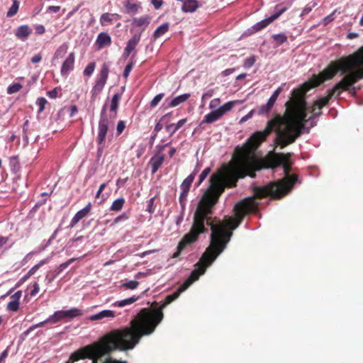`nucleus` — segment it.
Returning <instances> with one entry per match:
<instances>
[{
	"instance_id": "3",
	"label": "nucleus",
	"mask_w": 363,
	"mask_h": 363,
	"mask_svg": "<svg viewBox=\"0 0 363 363\" xmlns=\"http://www.w3.org/2000/svg\"><path fill=\"white\" fill-rule=\"evenodd\" d=\"M185 291L182 285L173 294L167 296L158 308H142L130 322V327L113 330L99 341L84 346L82 352L85 356L94 352L97 357H104L115 350L126 351L133 349L143 336L152 334L161 323L164 315L162 310L176 300Z\"/></svg>"
},
{
	"instance_id": "38",
	"label": "nucleus",
	"mask_w": 363,
	"mask_h": 363,
	"mask_svg": "<svg viewBox=\"0 0 363 363\" xmlns=\"http://www.w3.org/2000/svg\"><path fill=\"white\" fill-rule=\"evenodd\" d=\"M139 286V282L138 281L131 280L129 281H126L122 284L121 287L125 288V289H135Z\"/></svg>"
},
{
	"instance_id": "25",
	"label": "nucleus",
	"mask_w": 363,
	"mask_h": 363,
	"mask_svg": "<svg viewBox=\"0 0 363 363\" xmlns=\"http://www.w3.org/2000/svg\"><path fill=\"white\" fill-rule=\"evenodd\" d=\"M234 104V101H228L223 104V106H220L216 111L218 112L219 116L222 117L224 114H225L227 112L230 111L233 108Z\"/></svg>"
},
{
	"instance_id": "48",
	"label": "nucleus",
	"mask_w": 363,
	"mask_h": 363,
	"mask_svg": "<svg viewBox=\"0 0 363 363\" xmlns=\"http://www.w3.org/2000/svg\"><path fill=\"white\" fill-rule=\"evenodd\" d=\"M282 88L280 86L279 88H277L274 91V93L272 94V95L270 96V98L269 99V100H270L272 102H273L274 104H275L279 95L281 94V92L282 91Z\"/></svg>"
},
{
	"instance_id": "30",
	"label": "nucleus",
	"mask_w": 363,
	"mask_h": 363,
	"mask_svg": "<svg viewBox=\"0 0 363 363\" xmlns=\"http://www.w3.org/2000/svg\"><path fill=\"white\" fill-rule=\"evenodd\" d=\"M104 86L100 83L95 82L94 86H93L91 89V100L95 101L97 96L101 93V91L103 90Z\"/></svg>"
},
{
	"instance_id": "1",
	"label": "nucleus",
	"mask_w": 363,
	"mask_h": 363,
	"mask_svg": "<svg viewBox=\"0 0 363 363\" xmlns=\"http://www.w3.org/2000/svg\"><path fill=\"white\" fill-rule=\"evenodd\" d=\"M304 117L303 111H295L291 113L288 112L285 117L277 114L267 122L262 131L254 133L242 147L237 146L231 160L222 164L211 175L210 186L203 195V201L197 215L211 213L210 208L217 203L226 188L237 186L238 180L247 176L255 178L256 172L262 169H274L282 165L285 176L281 179L271 182L267 185L253 186L254 195L245 198L235 204L233 209L235 218L229 220V224L233 225V229L240 225L245 215L257 211V199L270 196L273 199H279L288 194L298 180L297 174H289L291 169L289 163L291 153L269 152L262 160L257 159L253 153L273 130H275L277 135L275 143L281 148L294 143L303 133Z\"/></svg>"
},
{
	"instance_id": "41",
	"label": "nucleus",
	"mask_w": 363,
	"mask_h": 363,
	"mask_svg": "<svg viewBox=\"0 0 363 363\" xmlns=\"http://www.w3.org/2000/svg\"><path fill=\"white\" fill-rule=\"evenodd\" d=\"M19 308V301L13 300L7 304V310L10 311H17Z\"/></svg>"
},
{
	"instance_id": "16",
	"label": "nucleus",
	"mask_w": 363,
	"mask_h": 363,
	"mask_svg": "<svg viewBox=\"0 0 363 363\" xmlns=\"http://www.w3.org/2000/svg\"><path fill=\"white\" fill-rule=\"evenodd\" d=\"M108 72L109 69L108 66L106 64H104L96 82L105 86L108 79Z\"/></svg>"
},
{
	"instance_id": "62",
	"label": "nucleus",
	"mask_w": 363,
	"mask_h": 363,
	"mask_svg": "<svg viewBox=\"0 0 363 363\" xmlns=\"http://www.w3.org/2000/svg\"><path fill=\"white\" fill-rule=\"evenodd\" d=\"M60 10V6H50L48 7V11L52 13H57Z\"/></svg>"
},
{
	"instance_id": "21",
	"label": "nucleus",
	"mask_w": 363,
	"mask_h": 363,
	"mask_svg": "<svg viewBox=\"0 0 363 363\" xmlns=\"http://www.w3.org/2000/svg\"><path fill=\"white\" fill-rule=\"evenodd\" d=\"M141 34H135L128 41L126 45L127 51H133L140 40Z\"/></svg>"
},
{
	"instance_id": "13",
	"label": "nucleus",
	"mask_w": 363,
	"mask_h": 363,
	"mask_svg": "<svg viewBox=\"0 0 363 363\" xmlns=\"http://www.w3.org/2000/svg\"><path fill=\"white\" fill-rule=\"evenodd\" d=\"M121 99V94H115L111 101L110 111L113 112V114L110 115V118L115 120L117 117V110L119 106V101Z\"/></svg>"
},
{
	"instance_id": "51",
	"label": "nucleus",
	"mask_w": 363,
	"mask_h": 363,
	"mask_svg": "<svg viewBox=\"0 0 363 363\" xmlns=\"http://www.w3.org/2000/svg\"><path fill=\"white\" fill-rule=\"evenodd\" d=\"M37 104L39 106V112H42L45 109V104H47V100L42 97L38 99Z\"/></svg>"
},
{
	"instance_id": "59",
	"label": "nucleus",
	"mask_w": 363,
	"mask_h": 363,
	"mask_svg": "<svg viewBox=\"0 0 363 363\" xmlns=\"http://www.w3.org/2000/svg\"><path fill=\"white\" fill-rule=\"evenodd\" d=\"M48 323H50L49 320H48V318L46 319L45 320L43 321V322H40V323H38V324L30 327L29 328V330H32L38 328H41V327L44 326Z\"/></svg>"
},
{
	"instance_id": "2",
	"label": "nucleus",
	"mask_w": 363,
	"mask_h": 363,
	"mask_svg": "<svg viewBox=\"0 0 363 363\" xmlns=\"http://www.w3.org/2000/svg\"><path fill=\"white\" fill-rule=\"evenodd\" d=\"M363 79V45L357 51L339 60L331 61L318 74L312 77L292 91L291 99L286 102L282 117L293 111H303L304 128L309 120L321 115V109L333 96H339Z\"/></svg>"
},
{
	"instance_id": "12",
	"label": "nucleus",
	"mask_w": 363,
	"mask_h": 363,
	"mask_svg": "<svg viewBox=\"0 0 363 363\" xmlns=\"http://www.w3.org/2000/svg\"><path fill=\"white\" fill-rule=\"evenodd\" d=\"M274 104L270 100H268L266 104L262 105L257 109H253L250 112V114L257 113L259 116H269V112L273 108Z\"/></svg>"
},
{
	"instance_id": "9",
	"label": "nucleus",
	"mask_w": 363,
	"mask_h": 363,
	"mask_svg": "<svg viewBox=\"0 0 363 363\" xmlns=\"http://www.w3.org/2000/svg\"><path fill=\"white\" fill-rule=\"evenodd\" d=\"M74 53H69L61 67L60 72L62 76H67L69 72L74 69Z\"/></svg>"
},
{
	"instance_id": "18",
	"label": "nucleus",
	"mask_w": 363,
	"mask_h": 363,
	"mask_svg": "<svg viewBox=\"0 0 363 363\" xmlns=\"http://www.w3.org/2000/svg\"><path fill=\"white\" fill-rule=\"evenodd\" d=\"M221 117L219 116L218 112L214 110L204 116V118L201 121L200 125L203 123H212L218 121Z\"/></svg>"
},
{
	"instance_id": "46",
	"label": "nucleus",
	"mask_w": 363,
	"mask_h": 363,
	"mask_svg": "<svg viewBox=\"0 0 363 363\" xmlns=\"http://www.w3.org/2000/svg\"><path fill=\"white\" fill-rule=\"evenodd\" d=\"M129 218V213H123L121 215H119L118 216H117L114 220H113V224H117L119 222L121 221H125L126 220H128Z\"/></svg>"
},
{
	"instance_id": "33",
	"label": "nucleus",
	"mask_w": 363,
	"mask_h": 363,
	"mask_svg": "<svg viewBox=\"0 0 363 363\" xmlns=\"http://www.w3.org/2000/svg\"><path fill=\"white\" fill-rule=\"evenodd\" d=\"M287 10V7L282 6L281 5H277L275 6V12L270 17L273 21L277 19L282 13Z\"/></svg>"
},
{
	"instance_id": "11",
	"label": "nucleus",
	"mask_w": 363,
	"mask_h": 363,
	"mask_svg": "<svg viewBox=\"0 0 363 363\" xmlns=\"http://www.w3.org/2000/svg\"><path fill=\"white\" fill-rule=\"evenodd\" d=\"M111 38L107 33H100L96 40L95 45L97 50H101L104 47H108L111 45Z\"/></svg>"
},
{
	"instance_id": "36",
	"label": "nucleus",
	"mask_w": 363,
	"mask_h": 363,
	"mask_svg": "<svg viewBox=\"0 0 363 363\" xmlns=\"http://www.w3.org/2000/svg\"><path fill=\"white\" fill-rule=\"evenodd\" d=\"M113 18L110 13H104L100 17V23L101 26H106L111 23Z\"/></svg>"
},
{
	"instance_id": "52",
	"label": "nucleus",
	"mask_w": 363,
	"mask_h": 363,
	"mask_svg": "<svg viewBox=\"0 0 363 363\" xmlns=\"http://www.w3.org/2000/svg\"><path fill=\"white\" fill-rule=\"evenodd\" d=\"M169 114H170V113H167L166 115H164V116L161 118V120H160L159 122H157V123H156V125H155V128H154V133H157H157H158V132H160V131L162 129V128H163V125H162V123H161V121H162V119H163L164 117H166V116H169Z\"/></svg>"
},
{
	"instance_id": "55",
	"label": "nucleus",
	"mask_w": 363,
	"mask_h": 363,
	"mask_svg": "<svg viewBox=\"0 0 363 363\" xmlns=\"http://www.w3.org/2000/svg\"><path fill=\"white\" fill-rule=\"evenodd\" d=\"M151 3L155 9H159L164 4V1L162 0H152Z\"/></svg>"
},
{
	"instance_id": "6",
	"label": "nucleus",
	"mask_w": 363,
	"mask_h": 363,
	"mask_svg": "<svg viewBox=\"0 0 363 363\" xmlns=\"http://www.w3.org/2000/svg\"><path fill=\"white\" fill-rule=\"evenodd\" d=\"M106 104H105L101 111L100 119L98 125V135L96 137V142L98 145H102L105 143L106 137L108 130L109 125L113 124V118H110L106 114Z\"/></svg>"
},
{
	"instance_id": "61",
	"label": "nucleus",
	"mask_w": 363,
	"mask_h": 363,
	"mask_svg": "<svg viewBox=\"0 0 363 363\" xmlns=\"http://www.w3.org/2000/svg\"><path fill=\"white\" fill-rule=\"evenodd\" d=\"M48 96L50 97V98H52V99H55L57 96V94H58V91L57 89L55 88L50 91L48 92Z\"/></svg>"
},
{
	"instance_id": "8",
	"label": "nucleus",
	"mask_w": 363,
	"mask_h": 363,
	"mask_svg": "<svg viewBox=\"0 0 363 363\" xmlns=\"http://www.w3.org/2000/svg\"><path fill=\"white\" fill-rule=\"evenodd\" d=\"M91 209V203H89L84 208L77 212V213L71 220L70 223L69 225V228H74L80 221V220L85 218L90 213Z\"/></svg>"
},
{
	"instance_id": "5",
	"label": "nucleus",
	"mask_w": 363,
	"mask_h": 363,
	"mask_svg": "<svg viewBox=\"0 0 363 363\" xmlns=\"http://www.w3.org/2000/svg\"><path fill=\"white\" fill-rule=\"evenodd\" d=\"M84 348V347H82L76 350L75 352H72L70 354L68 360L65 363H74L80 359H84L86 358L91 359V363H98L99 360L102 357H97L94 352H88L87 356L84 357L85 356L84 352H82V350ZM102 363H128V362L125 360H118L111 357H108L106 358Z\"/></svg>"
},
{
	"instance_id": "28",
	"label": "nucleus",
	"mask_w": 363,
	"mask_h": 363,
	"mask_svg": "<svg viewBox=\"0 0 363 363\" xmlns=\"http://www.w3.org/2000/svg\"><path fill=\"white\" fill-rule=\"evenodd\" d=\"M169 25L168 23H165L160 26L154 32L153 37L155 38H158L161 35H164L169 30Z\"/></svg>"
},
{
	"instance_id": "50",
	"label": "nucleus",
	"mask_w": 363,
	"mask_h": 363,
	"mask_svg": "<svg viewBox=\"0 0 363 363\" xmlns=\"http://www.w3.org/2000/svg\"><path fill=\"white\" fill-rule=\"evenodd\" d=\"M187 195L188 193L181 191L179 200L182 208H184L185 207Z\"/></svg>"
},
{
	"instance_id": "60",
	"label": "nucleus",
	"mask_w": 363,
	"mask_h": 363,
	"mask_svg": "<svg viewBox=\"0 0 363 363\" xmlns=\"http://www.w3.org/2000/svg\"><path fill=\"white\" fill-rule=\"evenodd\" d=\"M106 185H107L106 183H103L100 185V186L96 192V198H99L101 196V194L102 191H104V189L106 188Z\"/></svg>"
},
{
	"instance_id": "20",
	"label": "nucleus",
	"mask_w": 363,
	"mask_h": 363,
	"mask_svg": "<svg viewBox=\"0 0 363 363\" xmlns=\"http://www.w3.org/2000/svg\"><path fill=\"white\" fill-rule=\"evenodd\" d=\"M195 174H191L189 175L182 183L181 184V190L182 191L189 193L191 184L194 179Z\"/></svg>"
},
{
	"instance_id": "14",
	"label": "nucleus",
	"mask_w": 363,
	"mask_h": 363,
	"mask_svg": "<svg viewBox=\"0 0 363 363\" xmlns=\"http://www.w3.org/2000/svg\"><path fill=\"white\" fill-rule=\"evenodd\" d=\"M199 6L197 0H184L182 11L184 13L194 12Z\"/></svg>"
},
{
	"instance_id": "49",
	"label": "nucleus",
	"mask_w": 363,
	"mask_h": 363,
	"mask_svg": "<svg viewBox=\"0 0 363 363\" xmlns=\"http://www.w3.org/2000/svg\"><path fill=\"white\" fill-rule=\"evenodd\" d=\"M125 128V123L123 121H118L116 126V133L117 135H120L124 130Z\"/></svg>"
},
{
	"instance_id": "26",
	"label": "nucleus",
	"mask_w": 363,
	"mask_h": 363,
	"mask_svg": "<svg viewBox=\"0 0 363 363\" xmlns=\"http://www.w3.org/2000/svg\"><path fill=\"white\" fill-rule=\"evenodd\" d=\"M272 38L274 40L276 46H279L287 41V36L284 33L278 34H274L272 35Z\"/></svg>"
},
{
	"instance_id": "7",
	"label": "nucleus",
	"mask_w": 363,
	"mask_h": 363,
	"mask_svg": "<svg viewBox=\"0 0 363 363\" xmlns=\"http://www.w3.org/2000/svg\"><path fill=\"white\" fill-rule=\"evenodd\" d=\"M168 145L169 143L156 146V152L149 162V164L151 166V172L152 174L157 172L159 168L164 162L165 156L163 153V151L164 148Z\"/></svg>"
},
{
	"instance_id": "35",
	"label": "nucleus",
	"mask_w": 363,
	"mask_h": 363,
	"mask_svg": "<svg viewBox=\"0 0 363 363\" xmlns=\"http://www.w3.org/2000/svg\"><path fill=\"white\" fill-rule=\"evenodd\" d=\"M49 258L44 259L41 260L39 263L34 265L27 273L28 274V276H33L37 270H38L42 266L47 264L49 261Z\"/></svg>"
},
{
	"instance_id": "42",
	"label": "nucleus",
	"mask_w": 363,
	"mask_h": 363,
	"mask_svg": "<svg viewBox=\"0 0 363 363\" xmlns=\"http://www.w3.org/2000/svg\"><path fill=\"white\" fill-rule=\"evenodd\" d=\"M164 94L161 93L157 95H156L153 99L150 102V106L152 108H154L158 105V104L161 101V100L163 99Z\"/></svg>"
},
{
	"instance_id": "4",
	"label": "nucleus",
	"mask_w": 363,
	"mask_h": 363,
	"mask_svg": "<svg viewBox=\"0 0 363 363\" xmlns=\"http://www.w3.org/2000/svg\"><path fill=\"white\" fill-rule=\"evenodd\" d=\"M203 201V196L199 201L197 208L194 213V222L190 231L186 233L178 244L177 251L174 253L172 257H178L182 252L189 245L194 243L198 240L199 235L201 233L207 232L205 224L211 226V243L206 248L204 253L198 262V268L194 269L189 277L182 284L185 287V290L199 279V277L203 274L208 267L211 265L217 257L225 250L227 244L230 240L233 235V225L229 224V220L232 218H227L225 223L218 222L214 224L211 215L213 213V208H210L211 213L202 215L197 212L201 206Z\"/></svg>"
},
{
	"instance_id": "24",
	"label": "nucleus",
	"mask_w": 363,
	"mask_h": 363,
	"mask_svg": "<svg viewBox=\"0 0 363 363\" xmlns=\"http://www.w3.org/2000/svg\"><path fill=\"white\" fill-rule=\"evenodd\" d=\"M125 199L123 197L116 199L112 203V204L109 208L110 211H116V212L121 211L123 208V207L125 204Z\"/></svg>"
},
{
	"instance_id": "54",
	"label": "nucleus",
	"mask_w": 363,
	"mask_h": 363,
	"mask_svg": "<svg viewBox=\"0 0 363 363\" xmlns=\"http://www.w3.org/2000/svg\"><path fill=\"white\" fill-rule=\"evenodd\" d=\"M154 201H155V199L154 198H151L149 201H148V204H147V211L152 213H153L154 211V208H153V204H154Z\"/></svg>"
},
{
	"instance_id": "22",
	"label": "nucleus",
	"mask_w": 363,
	"mask_h": 363,
	"mask_svg": "<svg viewBox=\"0 0 363 363\" xmlns=\"http://www.w3.org/2000/svg\"><path fill=\"white\" fill-rule=\"evenodd\" d=\"M274 21L272 19V18L269 16L258 23L255 24L252 26V29L255 32H258L264 28H266L267 26H269L270 23H272Z\"/></svg>"
},
{
	"instance_id": "43",
	"label": "nucleus",
	"mask_w": 363,
	"mask_h": 363,
	"mask_svg": "<svg viewBox=\"0 0 363 363\" xmlns=\"http://www.w3.org/2000/svg\"><path fill=\"white\" fill-rule=\"evenodd\" d=\"M74 260H76L75 258H71L68 259L67 262L61 264L58 268L57 273L59 274L61 272H62L64 269H65L69 264H71Z\"/></svg>"
},
{
	"instance_id": "45",
	"label": "nucleus",
	"mask_w": 363,
	"mask_h": 363,
	"mask_svg": "<svg viewBox=\"0 0 363 363\" xmlns=\"http://www.w3.org/2000/svg\"><path fill=\"white\" fill-rule=\"evenodd\" d=\"M133 66H134V62L133 60H131V61L125 67V69L123 72V77L124 78H125V79L128 78V77L130 74V72L133 69Z\"/></svg>"
},
{
	"instance_id": "57",
	"label": "nucleus",
	"mask_w": 363,
	"mask_h": 363,
	"mask_svg": "<svg viewBox=\"0 0 363 363\" xmlns=\"http://www.w3.org/2000/svg\"><path fill=\"white\" fill-rule=\"evenodd\" d=\"M39 289H40L39 284L37 282H35L33 284V289L30 291V296H35L39 292Z\"/></svg>"
},
{
	"instance_id": "39",
	"label": "nucleus",
	"mask_w": 363,
	"mask_h": 363,
	"mask_svg": "<svg viewBox=\"0 0 363 363\" xmlns=\"http://www.w3.org/2000/svg\"><path fill=\"white\" fill-rule=\"evenodd\" d=\"M128 13H136L138 10L139 6L136 4H131L129 1H126L125 4Z\"/></svg>"
},
{
	"instance_id": "17",
	"label": "nucleus",
	"mask_w": 363,
	"mask_h": 363,
	"mask_svg": "<svg viewBox=\"0 0 363 363\" xmlns=\"http://www.w3.org/2000/svg\"><path fill=\"white\" fill-rule=\"evenodd\" d=\"M186 118H183L179 120L177 124L171 123L165 126V129L167 132H168L170 135H172L175 133L182 126H183L186 122Z\"/></svg>"
},
{
	"instance_id": "31",
	"label": "nucleus",
	"mask_w": 363,
	"mask_h": 363,
	"mask_svg": "<svg viewBox=\"0 0 363 363\" xmlns=\"http://www.w3.org/2000/svg\"><path fill=\"white\" fill-rule=\"evenodd\" d=\"M149 19L150 18H149L148 16H143V17H140V18H133V22L138 27H141V26L146 27L150 23Z\"/></svg>"
},
{
	"instance_id": "53",
	"label": "nucleus",
	"mask_w": 363,
	"mask_h": 363,
	"mask_svg": "<svg viewBox=\"0 0 363 363\" xmlns=\"http://www.w3.org/2000/svg\"><path fill=\"white\" fill-rule=\"evenodd\" d=\"M35 30L37 34L42 35V34L45 33V28L44 26H43V25H35Z\"/></svg>"
},
{
	"instance_id": "37",
	"label": "nucleus",
	"mask_w": 363,
	"mask_h": 363,
	"mask_svg": "<svg viewBox=\"0 0 363 363\" xmlns=\"http://www.w3.org/2000/svg\"><path fill=\"white\" fill-rule=\"evenodd\" d=\"M23 86L20 83H15L8 86L7 88V93L9 94H13L15 93L18 92L21 89Z\"/></svg>"
},
{
	"instance_id": "64",
	"label": "nucleus",
	"mask_w": 363,
	"mask_h": 363,
	"mask_svg": "<svg viewBox=\"0 0 363 363\" xmlns=\"http://www.w3.org/2000/svg\"><path fill=\"white\" fill-rule=\"evenodd\" d=\"M9 355V350L8 348L6 349L2 352V353L0 354V363L4 361V359L8 357Z\"/></svg>"
},
{
	"instance_id": "19",
	"label": "nucleus",
	"mask_w": 363,
	"mask_h": 363,
	"mask_svg": "<svg viewBox=\"0 0 363 363\" xmlns=\"http://www.w3.org/2000/svg\"><path fill=\"white\" fill-rule=\"evenodd\" d=\"M191 96L190 94H184L174 98L169 104V107H175L187 101Z\"/></svg>"
},
{
	"instance_id": "34",
	"label": "nucleus",
	"mask_w": 363,
	"mask_h": 363,
	"mask_svg": "<svg viewBox=\"0 0 363 363\" xmlns=\"http://www.w3.org/2000/svg\"><path fill=\"white\" fill-rule=\"evenodd\" d=\"M63 318H65V316L62 313V311H56L53 315H50L48 318V320L49 322H51L52 323H56Z\"/></svg>"
},
{
	"instance_id": "23",
	"label": "nucleus",
	"mask_w": 363,
	"mask_h": 363,
	"mask_svg": "<svg viewBox=\"0 0 363 363\" xmlns=\"http://www.w3.org/2000/svg\"><path fill=\"white\" fill-rule=\"evenodd\" d=\"M138 298H139L138 296H133L130 298H125L121 301H116L115 303H113V306H118V307H123L125 306L130 305V304L135 303L138 299Z\"/></svg>"
},
{
	"instance_id": "15",
	"label": "nucleus",
	"mask_w": 363,
	"mask_h": 363,
	"mask_svg": "<svg viewBox=\"0 0 363 363\" xmlns=\"http://www.w3.org/2000/svg\"><path fill=\"white\" fill-rule=\"evenodd\" d=\"M115 312L111 310H104L96 314L92 315L90 317L91 320H98L104 318H115Z\"/></svg>"
},
{
	"instance_id": "56",
	"label": "nucleus",
	"mask_w": 363,
	"mask_h": 363,
	"mask_svg": "<svg viewBox=\"0 0 363 363\" xmlns=\"http://www.w3.org/2000/svg\"><path fill=\"white\" fill-rule=\"evenodd\" d=\"M214 90L210 89L202 95V100L210 99L213 95Z\"/></svg>"
},
{
	"instance_id": "27",
	"label": "nucleus",
	"mask_w": 363,
	"mask_h": 363,
	"mask_svg": "<svg viewBox=\"0 0 363 363\" xmlns=\"http://www.w3.org/2000/svg\"><path fill=\"white\" fill-rule=\"evenodd\" d=\"M67 50L68 45L67 43H63L55 51L53 56L54 59L62 58L67 53Z\"/></svg>"
},
{
	"instance_id": "44",
	"label": "nucleus",
	"mask_w": 363,
	"mask_h": 363,
	"mask_svg": "<svg viewBox=\"0 0 363 363\" xmlns=\"http://www.w3.org/2000/svg\"><path fill=\"white\" fill-rule=\"evenodd\" d=\"M256 61L255 56L252 55L250 57L247 58L244 62V67L245 68H250L252 67Z\"/></svg>"
},
{
	"instance_id": "40",
	"label": "nucleus",
	"mask_w": 363,
	"mask_h": 363,
	"mask_svg": "<svg viewBox=\"0 0 363 363\" xmlns=\"http://www.w3.org/2000/svg\"><path fill=\"white\" fill-rule=\"evenodd\" d=\"M95 62L89 63L84 70V74L89 77L91 76L95 69Z\"/></svg>"
},
{
	"instance_id": "10",
	"label": "nucleus",
	"mask_w": 363,
	"mask_h": 363,
	"mask_svg": "<svg viewBox=\"0 0 363 363\" xmlns=\"http://www.w3.org/2000/svg\"><path fill=\"white\" fill-rule=\"evenodd\" d=\"M32 33V29L28 25H21L16 28L15 36L21 41H26Z\"/></svg>"
},
{
	"instance_id": "29",
	"label": "nucleus",
	"mask_w": 363,
	"mask_h": 363,
	"mask_svg": "<svg viewBox=\"0 0 363 363\" xmlns=\"http://www.w3.org/2000/svg\"><path fill=\"white\" fill-rule=\"evenodd\" d=\"M65 318H73L82 315V311L78 308H71L67 311H62Z\"/></svg>"
},
{
	"instance_id": "32",
	"label": "nucleus",
	"mask_w": 363,
	"mask_h": 363,
	"mask_svg": "<svg viewBox=\"0 0 363 363\" xmlns=\"http://www.w3.org/2000/svg\"><path fill=\"white\" fill-rule=\"evenodd\" d=\"M18 8H19L18 1L13 0L12 6L10 7V9H9V11L6 13V16L10 18V17H12L14 15H16L18 11Z\"/></svg>"
},
{
	"instance_id": "63",
	"label": "nucleus",
	"mask_w": 363,
	"mask_h": 363,
	"mask_svg": "<svg viewBox=\"0 0 363 363\" xmlns=\"http://www.w3.org/2000/svg\"><path fill=\"white\" fill-rule=\"evenodd\" d=\"M77 111H78V108H77V106H75V105L71 106L69 108L70 117L74 116L77 113Z\"/></svg>"
},
{
	"instance_id": "58",
	"label": "nucleus",
	"mask_w": 363,
	"mask_h": 363,
	"mask_svg": "<svg viewBox=\"0 0 363 363\" xmlns=\"http://www.w3.org/2000/svg\"><path fill=\"white\" fill-rule=\"evenodd\" d=\"M41 60H42V55L40 53H38V54L33 56L30 59V61L33 63H38V62H40Z\"/></svg>"
},
{
	"instance_id": "47",
	"label": "nucleus",
	"mask_w": 363,
	"mask_h": 363,
	"mask_svg": "<svg viewBox=\"0 0 363 363\" xmlns=\"http://www.w3.org/2000/svg\"><path fill=\"white\" fill-rule=\"evenodd\" d=\"M210 172L211 169L209 167H207L202 171L199 176V181L198 185L201 184L203 182V181L207 177Z\"/></svg>"
}]
</instances>
